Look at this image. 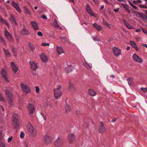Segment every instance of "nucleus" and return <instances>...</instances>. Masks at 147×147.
<instances>
[{"instance_id": "obj_44", "label": "nucleus", "mask_w": 147, "mask_h": 147, "mask_svg": "<svg viewBox=\"0 0 147 147\" xmlns=\"http://www.w3.org/2000/svg\"><path fill=\"white\" fill-rule=\"evenodd\" d=\"M25 135L24 133L22 131L21 132L20 134V137L21 138H24V136Z\"/></svg>"}, {"instance_id": "obj_30", "label": "nucleus", "mask_w": 147, "mask_h": 147, "mask_svg": "<svg viewBox=\"0 0 147 147\" xmlns=\"http://www.w3.org/2000/svg\"><path fill=\"white\" fill-rule=\"evenodd\" d=\"M72 67L71 65H67L65 68V70L67 72H70L72 70Z\"/></svg>"}, {"instance_id": "obj_54", "label": "nucleus", "mask_w": 147, "mask_h": 147, "mask_svg": "<svg viewBox=\"0 0 147 147\" xmlns=\"http://www.w3.org/2000/svg\"><path fill=\"white\" fill-rule=\"evenodd\" d=\"M41 17L44 19H47V18L46 16L45 15H42Z\"/></svg>"}, {"instance_id": "obj_46", "label": "nucleus", "mask_w": 147, "mask_h": 147, "mask_svg": "<svg viewBox=\"0 0 147 147\" xmlns=\"http://www.w3.org/2000/svg\"><path fill=\"white\" fill-rule=\"evenodd\" d=\"M0 147H5V146L3 142L0 141Z\"/></svg>"}, {"instance_id": "obj_21", "label": "nucleus", "mask_w": 147, "mask_h": 147, "mask_svg": "<svg viewBox=\"0 0 147 147\" xmlns=\"http://www.w3.org/2000/svg\"><path fill=\"white\" fill-rule=\"evenodd\" d=\"M86 10L88 13L91 16H93L94 13L91 9L89 5L88 4L87 5L86 7Z\"/></svg>"}, {"instance_id": "obj_20", "label": "nucleus", "mask_w": 147, "mask_h": 147, "mask_svg": "<svg viewBox=\"0 0 147 147\" xmlns=\"http://www.w3.org/2000/svg\"><path fill=\"white\" fill-rule=\"evenodd\" d=\"M11 66L13 71L14 72V74H15L18 70V69L17 67L15 65L13 62H12L11 63Z\"/></svg>"}, {"instance_id": "obj_27", "label": "nucleus", "mask_w": 147, "mask_h": 147, "mask_svg": "<svg viewBox=\"0 0 147 147\" xmlns=\"http://www.w3.org/2000/svg\"><path fill=\"white\" fill-rule=\"evenodd\" d=\"M130 43L132 47L134 48L137 51H138V49L137 47L136 43L134 41H131L130 42Z\"/></svg>"}, {"instance_id": "obj_50", "label": "nucleus", "mask_w": 147, "mask_h": 147, "mask_svg": "<svg viewBox=\"0 0 147 147\" xmlns=\"http://www.w3.org/2000/svg\"><path fill=\"white\" fill-rule=\"evenodd\" d=\"M0 99L1 100H3L4 98L2 94L0 93Z\"/></svg>"}, {"instance_id": "obj_34", "label": "nucleus", "mask_w": 147, "mask_h": 147, "mask_svg": "<svg viewBox=\"0 0 147 147\" xmlns=\"http://www.w3.org/2000/svg\"><path fill=\"white\" fill-rule=\"evenodd\" d=\"M69 89L71 90H74L75 89V88L73 84L71 83L70 82H69Z\"/></svg>"}, {"instance_id": "obj_15", "label": "nucleus", "mask_w": 147, "mask_h": 147, "mask_svg": "<svg viewBox=\"0 0 147 147\" xmlns=\"http://www.w3.org/2000/svg\"><path fill=\"white\" fill-rule=\"evenodd\" d=\"M60 38L61 39V41L63 43H67L69 44H71V42L69 41L68 39L66 37H63L62 36L60 37Z\"/></svg>"}, {"instance_id": "obj_56", "label": "nucleus", "mask_w": 147, "mask_h": 147, "mask_svg": "<svg viewBox=\"0 0 147 147\" xmlns=\"http://www.w3.org/2000/svg\"><path fill=\"white\" fill-rule=\"evenodd\" d=\"M119 8H117V9H114V11L116 12H117L119 11Z\"/></svg>"}, {"instance_id": "obj_33", "label": "nucleus", "mask_w": 147, "mask_h": 147, "mask_svg": "<svg viewBox=\"0 0 147 147\" xmlns=\"http://www.w3.org/2000/svg\"><path fill=\"white\" fill-rule=\"evenodd\" d=\"M84 66L87 68L88 69H90L92 68V66H91V65H90L87 62H85L84 64Z\"/></svg>"}, {"instance_id": "obj_35", "label": "nucleus", "mask_w": 147, "mask_h": 147, "mask_svg": "<svg viewBox=\"0 0 147 147\" xmlns=\"http://www.w3.org/2000/svg\"><path fill=\"white\" fill-rule=\"evenodd\" d=\"M102 23L103 24L106 25L109 28H111V27L110 26V24L107 23V22L106 21V20H105L104 19H103Z\"/></svg>"}, {"instance_id": "obj_39", "label": "nucleus", "mask_w": 147, "mask_h": 147, "mask_svg": "<svg viewBox=\"0 0 147 147\" xmlns=\"http://www.w3.org/2000/svg\"><path fill=\"white\" fill-rule=\"evenodd\" d=\"M24 10L26 13H28L30 15L31 14V12L30 11L29 9H28L26 7H24Z\"/></svg>"}, {"instance_id": "obj_32", "label": "nucleus", "mask_w": 147, "mask_h": 147, "mask_svg": "<svg viewBox=\"0 0 147 147\" xmlns=\"http://www.w3.org/2000/svg\"><path fill=\"white\" fill-rule=\"evenodd\" d=\"M9 20L11 21L14 23L16 25H17V22L16 21L14 17L12 15H11Z\"/></svg>"}, {"instance_id": "obj_16", "label": "nucleus", "mask_w": 147, "mask_h": 147, "mask_svg": "<svg viewBox=\"0 0 147 147\" xmlns=\"http://www.w3.org/2000/svg\"><path fill=\"white\" fill-rule=\"evenodd\" d=\"M31 24L32 26L33 29L35 30H39V29L36 23L34 21H31Z\"/></svg>"}, {"instance_id": "obj_5", "label": "nucleus", "mask_w": 147, "mask_h": 147, "mask_svg": "<svg viewBox=\"0 0 147 147\" xmlns=\"http://www.w3.org/2000/svg\"><path fill=\"white\" fill-rule=\"evenodd\" d=\"M28 110L30 114L31 115L34 113L35 110V108L32 104L29 103L27 106Z\"/></svg>"}, {"instance_id": "obj_38", "label": "nucleus", "mask_w": 147, "mask_h": 147, "mask_svg": "<svg viewBox=\"0 0 147 147\" xmlns=\"http://www.w3.org/2000/svg\"><path fill=\"white\" fill-rule=\"evenodd\" d=\"M0 41L1 43L4 45H6V41L5 39L2 37L0 38Z\"/></svg>"}, {"instance_id": "obj_29", "label": "nucleus", "mask_w": 147, "mask_h": 147, "mask_svg": "<svg viewBox=\"0 0 147 147\" xmlns=\"http://www.w3.org/2000/svg\"><path fill=\"white\" fill-rule=\"evenodd\" d=\"M22 33L25 35H28L30 34L28 31L24 27L22 29Z\"/></svg>"}, {"instance_id": "obj_55", "label": "nucleus", "mask_w": 147, "mask_h": 147, "mask_svg": "<svg viewBox=\"0 0 147 147\" xmlns=\"http://www.w3.org/2000/svg\"><path fill=\"white\" fill-rule=\"evenodd\" d=\"M142 30L143 32L146 34H147V31L144 28H142Z\"/></svg>"}, {"instance_id": "obj_58", "label": "nucleus", "mask_w": 147, "mask_h": 147, "mask_svg": "<svg viewBox=\"0 0 147 147\" xmlns=\"http://www.w3.org/2000/svg\"><path fill=\"white\" fill-rule=\"evenodd\" d=\"M117 118H115L114 119H113L111 121L112 122H115L117 119Z\"/></svg>"}, {"instance_id": "obj_41", "label": "nucleus", "mask_w": 147, "mask_h": 147, "mask_svg": "<svg viewBox=\"0 0 147 147\" xmlns=\"http://www.w3.org/2000/svg\"><path fill=\"white\" fill-rule=\"evenodd\" d=\"M129 85H131L132 84V79L130 78H128L127 80Z\"/></svg>"}, {"instance_id": "obj_7", "label": "nucleus", "mask_w": 147, "mask_h": 147, "mask_svg": "<svg viewBox=\"0 0 147 147\" xmlns=\"http://www.w3.org/2000/svg\"><path fill=\"white\" fill-rule=\"evenodd\" d=\"M62 144L63 142L61 140L58 138L55 142L54 145L55 147H60Z\"/></svg>"}, {"instance_id": "obj_3", "label": "nucleus", "mask_w": 147, "mask_h": 147, "mask_svg": "<svg viewBox=\"0 0 147 147\" xmlns=\"http://www.w3.org/2000/svg\"><path fill=\"white\" fill-rule=\"evenodd\" d=\"M76 139V136L73 134H70L68 136L67 140L70 144H73Z\"/></svg>"}, {"instance_id": "obj_13", "label": "nucleus", "mask_w": 147, "mask_h": 147, "mask_svg": "<svg viewBox=\"0 0 147 147\" xmlns=\"http://www.w3.org/2000/svg\"><path fill=\"white\" fill-rule=\"evenodd\" d=\"M30 63L31 67L32 70H35L38 67L37 64L35 62L30 61Z\"/></svg>"}, {"instance_id": "obj_2", "label": "nucleus", "mask_w": 147, "mask_h": 147, "mask_svg": "<svg viewBox=\"0 0 147 147\" xmlns=\"http://www.w3.org/2000/svg\"><path fill=\"white\" fill-rule=\"evenodd\" d=\"M28 131L30 134L33 136H35L37 134V131L36 129H34L33 127L30 125H29L28 126Z\"/></svg>"}, {"instance_id": "obj_51", "label": "nucleus", "mask_w": 147, "mask_h": 147, "mask_svg": "<svg viewBox=\"0 0 147 147\" xmlns=\"http://www.w3.org/2000/svg\"><path fill=\"white\" fill-rule=\"evenodd\" d=\"M139 7L141 8H146V5H139Z\"/></svg>"}, {"instance_id": "obj_64", "label": "nucleus", "mask_w": 147, "mask_h": 147, "mask_svg": "<svg viewBox=\"0 0 147 147\" xmlns=\"http://www.w3.org/2000/svg\"><path fill=\"white\" fill-rule=\"evenodd\" d=\"M104 5H102L101 6V8H100V9L101 10H102L104 8Z\"/></svg>"}, {"instance_id": "obj_52", "label": "nucleus", "mask_w": 147, "mask_h": 147, "mask_svg": "<svg viewBox=\"0 0 147 147\" xmlns=\"http://www.w3.org/2000/svg\"><path fill=\"white\" fill-rule=\"evenodd\" d=\"M41 115L43 117V118H44V120H46V118L44 114L43 113H41Z\"/></svg>"}, {"instance_id": "obj_4", "label": "nucleus", "mask_w": 147, "mask_h": 147, "mask_svg": "<svg viewBox=\"0 0 147 147\" xmlns=\"http://www.w3.org/2000/svg\"><path fill=\"white\" fill-rule=\"evenodd\" d=\"M20 86L23 92L26 94L30 93V90L29 87L26 84L21 83Z\"/></svg>"}, {"instance_id": "obj_37", "label": "nucleus", "mask_w": 147, "mask_h": 147, "mask_svg": "<svg viewBox=\"0 0 147 147\" xmlns=\"http://www.w3.org/2000/svg\"><path fill=\"white\" fill-rule=\"evenodd\" d=\"M65 109L66 112H68L70 111L71 108L69 106L66 105L65 106Z\"/></svg>"}, {"instance_id": "obj_53", "label": "nucleus", "mask_w": 147, "mask_h": 147, "mask_svg": "<svg viewBox=\"0 0 147 147\" xmlns=\"http://www.w3.org/2000/svg\"><path fill=\"white\" fill-rule=\"evenodd\" d=\"M42 45L43 46H49V44H48V43H42Z\"/></svg>"}, {"instance_id": "obj_62", "label": "nucleus", "mask_w": 147, "mask_h": 147, "mask_svg": "<svg viewBox=\"0 0 147 147\" xmlns=\"http://www.w3.org/2000/svg\"><path fill=\"white\" fill-rule=\"evenodd\" d=\"M126 49L127 50H129L130 49V47L129 46H127L126 47Z\"/></svg>"}, {"instance_id": "obj_40", "label": "nucleus", "mask_w": 147, "mask_h": 147, "mask_svg": "<svg viewBox=\"0 0 147 147\" xmlns=\"http://www.w3.org/2000/svg\"><path fill=\"white\" fill-rule=\"evenodd\" d=\"M93 40L94 41H96L98 42L100 41V40L98 38V37L96 35H95L93 37Z\"/></svg>"}, {"instance_id": "obj_57", "label": "nucleus", "mask_w": 147, "mask_h": 147, "mask_svg": "<svg viewBox=\"0 0 147 147\" xmlns=\"http://www.w3.org/2000/svg\"><path fill=\"white\" fill-rule=\"evenodd\" d=\"M2 139V133L1 131H0V140H1Z\"/></svg>"}, {"instance_id": "obj_1", "label": "nucleus", "mask_w": 147, "mask_h": 147, "mask_svg": "<svg viewBox=\"0 0 147 147\" xmlns=\"http://www.w3.org/2000/svg\"><path fill=\"white\" fill-rule=\"evenodd\" d=\"M61 86H59L57 88L54 89V96L56 99H58L59 97H61L62 95V93L60 91Z\"/></svg>"}, {"instance_id": "obj_31", "label": "nucleus", "mask_w": 147, "mask_h": 147, "mask_svg": "<svg viewBox=\"0 0 147 147\" xmlns=\"http://www.w3.org/2000/svg\"><path fill=\"white\" fill-rule=\"evenodd\" d=\"M3 51L6 56L7 57H10L11 55V54L7 50H6L4 49H3Z\"/></svg>"}, {"instance_id": "obj_59", "label": "nucleus", "mask_w": 147, "mask_h": 147, "mask_svg": "<svg viewBox=\"0 0 147 147\" xmlns=\"http://www.w3.org/2000/svg\"><path fill=\"white\" fill-rule=\"evenodd\" d=\"M104 1L107 4H110V2L107 0H105Z\"/></svg>"}, {"instance_id": "obj_23", "label": "nucleus", "mask_w": 147, "mask_h": 147, "mask_svg": "<svg viewBox=\"0 0 147 147\" xmlns=\"http://www.w3.org/2000/svg\"><path fill=\"white\" fill-rule=\"evenodd\" d=\"M134 12L135 13H136V16L137 17H138V15L139 16V17L142 18H144L146 17V16L143 13H141L136 11H135Z\"/></svg>"}, {"instance_id": "obj_14", "label": "nucleus", "mask_w": 147, "mask_h": 147, "mask_svg": "<svg viewBox=\"0 0 147 147\" xmlns=\"http://www.w3.org/2000/svg\"><path fill=\"white\" fill-rule=\"evenodd\" d=\"M88 93L89 95L92 96H94L97 94L95 90L91 89L88 90Z\"/></svg>"}, {"instance_id": "obj_63", "label": "nucleus", "mask_w": 147, "mask_h": 147, "mask_svg": "<svg viewBox=\"0 0 147 147\" xmlns=\"http://www.w3.org/2000/svg\"><path fill=\"white\" fill-rule=\"evenodd\" d=\"M133 2L134 4H136L137 3V1H134Z\"/></svg>"}, {"instance_id": "obj_8", "label": "nucleus", "mask_w": 147, "mask_h": 147, "mask_svg": "<svg viewBox=\"0 0 147 147\" xmlns=\"http://www.w3.org/2000/svg\"><path fill=\"white\" fill-rule=\"evenodd\" d=\"M133 59L136 62L140 63L143 62L142 59L140 58L138 55L135 54H134L133 56Z\"/></svg>"}, {"instance_id": "obj_6", "label": "nucleus", "mask_w": 147, "mask_h": 147, "mask_svg": "<svg viewBox=\"0 0 147 147\" xmlns=\"http://www.w3.org/2000/svg\"><path fill=\"white\" fill-rule=\"evenodd\" d=\"M6 94L7 96L9 98V102L11 105H13L12 104V99H13V95L8 91L7 89H6L5 91Z\"/></svg>"}, {"instance_id": "obj_17", "label": "nucleus", "mask_w": 147, "mask_h": 147, "mask_svg": "<svg viewBox=\"0 0 147 147\" xmlns=\"http://www.w3.org/2000/svg\"><path fill=\"white\" fill-rule=\"evenodd\" d=\"M5 35L7 38L10 41H11L12 40V37L9 33L6 30L5 32Z\"/></svg>"}, {"instance_id": "obj_25", "label": "nucleus", "mask_w": 147, "mask_h": 147, "mask_svg": "<svg viewBox=\"0 0 147 147\" xmlns=\"http://www.w3.org/2000/svg\"><path fill=\"white\" fill-rule=\"evenodd\" d=\"M12 5L17 10L18 12H20L21 10L17 4L14 2H12Z\"/></svg>"}, {"instance_id": "obj_43", "label": "nucleus", "mask_w": 147, "mask_h": 147, "mask_svg": "<svg viewBox=\"0 0 147 147\" xmlns=\"http://www.w3.org/2000/svg\"><path fill=\"white\" fill-rule=\"evenodd\" d=\"M141 89L144 92H147V88H143L142 87L141 88Z\"/></svg>"}, {"instance_id": "obj_47", "label": "nucleus", "mask_w": 147, "mask_h": 147, "mask_svg": "<svg viewBox=\"0 0 147 147\" xmlns=\"http://www.w3.org/2000/svg\"><path fill=\"white\" fill-rule=\"evenodd\" d=\"M12 139L13 137L12 136L9 138L8 139V142H10L12 140Z\"/></svg>"}, {"instance_id": "obj_42", "label": "nucleus", "mask_w": 147, "mask_h": 147, "mask_svg": "<svg viewBox=\"0 0 147 147\" xmlns=\"http://www.w3.org/2000/svg\"><path fill=\"white\" fill-rule=\"evenodd\" d=\"M12 50L11 51L12 53L13 54V55L14 56H16V55L15 49L13 47H12Z\"/></svg>"}, {"instance_id": "obj_26", "label": "nucleus", "mask_w": 147, "mask_h": 147, "mask_svg": "<svg viewBox=\"0 0 147 147\" xmlns=\"http://www.w3.org/2000/svg\"><path fill=\"white\" fill-rule=\"evenodd\" d=\"M53 26L54 27L57 29L58 28H59L60 30H61L62 29L61 28L59 27L56 19L54 20V21L53 23Z\"/></svg>"}, {"instance_id": "obj_12", "label": "nucleus", "mask_w": 147, "mask_h": 147, "mask_svg": "<svg viewBox=\"0 0 147 147\" xmlns=\"http://www.w3.org/2000/svg\"><path fill=\"white\" fill-rule=\"evenodd\" d=\"M98 131L100 133H104L106 131V129L104 126L102 122L101 123V125L99 128Z\"/></svg>"}, {"instance_id": "obj_49", "label": "nucleus", "mask_w": 147, "mask_h": 147, "mask_svg": "<svg viewBox=\"0 0 147 147\" xmlns=\"http://www.w3.org/2000/svg\"><path fill=\"white\" fill-rule=\"evenodd\" d=\"M37 34L38 36H43V34H42V33L41 32H40V31L38 32H37Z\"/></svg>"}, {"instance_id": "obj_28", "label": "nucleus", "mask_w": 147, "mask_h": 147, "mask_svg": "<svg viewBox=\"0 0 147 147\" xmlns=\"http://www.w3.org/2000/svg\"><path fill=\"white\" fill-rule=\"evenodd\" d=\"M56 50L58 54L60 55L62 53H63V50L61 47H57Z\"/></svg>"}, {"instance_id": "obj_24", "label": "nucleus", "mask_w": 147, "mask_h": 147, "mask_svg": "<svg viewBox=\"0 0 147 147\" xmlns=\"http://www.w3.org/2000/svg\"><path fill=\"white\" fill-rule=\"evenodd\" d=\"M123 21L125 25L127 26V27L129 29H134V28L131 26L129 23L127 22L125 20H123Z\"/></svg>"}, {"instance_id": "obj_10", "label": "nucleus", "mask_w": 147, "mask_h": 147, "mask_svg": "<svg viewBox=\"0 0 147 147\" xmlns=\"http://www.w3.org/2000/svg\"><path fill=\"white\" fill-rule=\"evenodd\" d=\"M1 73L3 78H4L6 81L8 82V81L7 76V72L4 69H3L1 71Z\"/></svg>"}, {"instance_id": "obj_45", "label": "nucleus", "mask_w": 147, "mask_h": 147, "mask_svg": "<svg viewBox=\"0 0 147 147\" xmlns=\"http://www.w3.org/2000/svg\"><path fill=\"white\" fill-rule=\"evenodd\" d=\"M36 93H38L40 92V90L38 86H36Z\"/></svg>"}, {"instance_id": "obj_19", "label": "nucleus", "mask_w": 147, "mask_h": 147, "mask_svg": "<svg viewBox=\"0 0 147 147\" xmlns=\"http://www.w3.org/2000/svg\"><path fill=\"white\" fill-rule=\"evenodd\" d=\"M93 25L94 27H95V28L98 31H100L102 29V28L101 26L98 25L96 23L93 24Z\"/></svg>"}, {"instance_id": "obj_48", "label": "nucleus", "mask_w": 147, "mask_h": 147, "mask_svg": "<svg viewBox=\"0 0 147 147\" xmlns=\"http://www.w3.org/2000/svg\"><path fill=\"white\" fill-rule=\"evenodd\" d=\"M123 6L126 10L129 9L127 5H124Z\"/></svg>"}, {"instance_id": "obj_36", "label": "nucleus", "mask_w": 147, "mask_h": 147, "mask_svg": "<svg viewBox=\"0 0 147 147\" xmlns=\"http://www.w3.org/2000/svg\"><path fill=\"white\" fill-rule=\"evenodd\" d=\"M0 21L3 24H5L8 27H9V25L8 24L7 22L3 19L2 18H1L0 19Z\"/></svg>"}, {"instance_id": "obj_61", "label": "nucleus", "mask_w": 147, "mask_h": 147, "mask_svg": "<svg viewBox=\"0 0 147 147\" xmlns=\"http://www.w3.org/2000/svg\"><path fill=\"white\" fill-rule=\"evenodd\" d=\"M140 31H141V30H140V29L138 28V29H137L136 30V32H140Z\"/></svg>"}, {"instance_id": "obj_22", "label": "nucleus", "mask_w": 147, "mask_h": 147, "mask_svg": "<svg viewBox=\"0 0 147 147\" xmlns=\"http://www.w3.org/2000/svg\"><path fill=\"white\" fill-rule=\"evenodd\" d=\"M41 59L42 61L44 62H45L47 61L48 58L43 53H42L40 55Z\"/></svg>"}, {"instance_id": "obj_60", "label": "nucleus", "mask_w": 147, "mask_h": 147, "mask_svg": "<svg viewBox=\"0 0 147 147\" xmlns=\"http://www.w3.org/2000/svg\"><path fill=\"white\" fill-rule=\"evenodd\" d=\"M132 7L135 9H137V7L134 5H133V6H132Z\"/></svg>"}, {"instance_id": "obj_18", "label": "nucleus", "mask_w": 147, "mask_h": 147, "mask_svg": "<svg viewBox=\"0 0 147 147\" xmlns=\"http://www.w3.org/2000/svg\"><path fill=\"white\" fill-rule=\"evenodd\" d=\"M13 123L15 125L16 128H17L19 126V122L17 119L14 117L13 119Z\"/></svg>"}, {"instance_id": "obj_11", "label": "nucleus", "mask_w": 147, "mask_h": 147, "mask_svg": "<svg viewBox=\"0 0 147 147\" xmlns=\"http://www.w3.org/2000/svg\"><path fill=\"white\" fill-rule=\"evenodd\" d=\"M113 50L115 56L117 57L121 54V52L118 48L115 47L113 48Z\"/></svg>"}, {"instance_id": "obj_9", "label": "nucleus", "mask_w": 147, "mask_h": 147, "mask_svg": "<svg viewBox=\"0 0 147 147\" xmlns=\"http://www.w3.org/2000/svg\"><path fill=\"white\" fill-rule=\"evenodd\" d=\"M52 140L51 137L49 135H47L45 137L44 141L47 144H49L51 143Z\"/></svg>"}]
</instances>
